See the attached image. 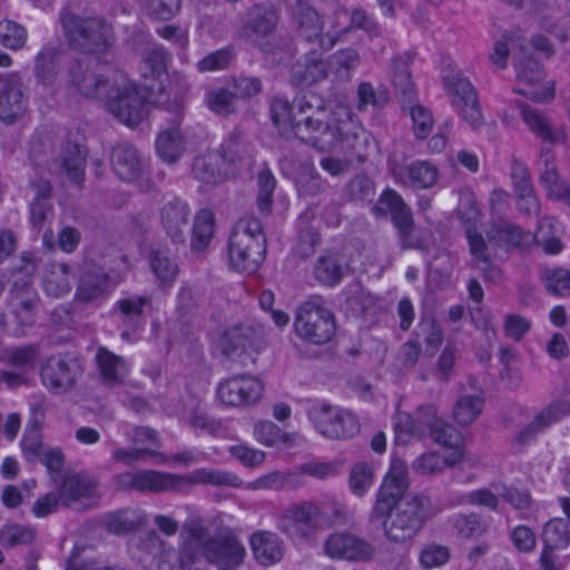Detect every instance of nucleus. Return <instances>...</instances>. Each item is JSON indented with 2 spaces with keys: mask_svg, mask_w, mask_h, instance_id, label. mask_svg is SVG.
Instances as JSON below:
<instances>
[{
  "mask_svg": "<svg viewBox=\"0 0 570 570\" xmlns=\"http://www.w3.org/2000/svg\"><path fill=\"white\" fill-rule=\"evenodd\" d=\"M372 212L376 217L391 215L402 249L424 248V242L417 234L411 209L395 190L385 189L379 197Z\"/></svg>",
  "mask_w": 570,
  "mask_h": 570,
  "instance_id": "nucleus-8",
  "label": "nucleus"
},
{
  "mask_svg": "<svg viewBox=\"0 0 570 570\" xmlns=\"http://www.w3.org/2000/svg\"><path fill=\"white\" fill-rule=\"evenodd\" d=\"M117 307L125 324L137 326L141 323L145 309L151 308V299L146 295H132L119 299Z\"/></svg>",
  "mask_w": 570,
  "mask_h": 570,
  "instance_id": "nucleus-50",
  "label": "nucleus"
},
{
  "mask_svg": "<svg viewBox=\"0 0 570 570\" xmlns=\"http://www.w3.org/2000/svg\"><path fill=\"white\" fill-rule=\"evenodd\" d=\"M336 146L345 154L348 161H364L367 158L370 135L351 119L341 120L334 131L333 148Z\"/></svg>",
  "mask_w": 570,
  "mask_h": 570,
  "instance_id": "nucleus-18",
  "label": "nucleus"
},
{
  "mask_svg": "<svg viewBox=\"0 0 570 570\" xmlns=\"http://www.w3.org/2000/svg\"><path fill=\"white\" fill-rule=\"evenodd\" d=\"M539 183L549 198L564 203L570 197V185L559 173L556 155L543 146L540 153Z\"/></svg>",
  "mask_w": 570,
  "mask_h": 570,
  "instance_id": "nucleus-23",
  "label": "nucleus"
},
{
  "mask_svg": "<svg viewBox=\"0 0 570 570\" xmlns=\"http://www.w3.org/2000/svg\"><path fill=\"white\" fill-rule=\"evenodd\" d=\"M235 95L225 88L213 89L207 92V107L217 115H229L235 112Z\"/></svg>",
  "mask_w": 570,
  "mask_h": 570,
  "instance_id": "nucleus-59",
  "label": "nucleus"
},
{
  "mask_svg": "<svg viewBox=\"0 0 570 570\" xmlns=\"http://www.w3.org/2000/svg\"><path fill=\"white\" fill-rule=\"evenodd\" d=\"M279 16L272 3H258L247 11L246 22L239 35L267 55H278L289 50L292 40L275 32Z\"/></svg>",
  "mask_w": 570,
  "mask_h": 570,
  "instance_id": "nucleus-4",
  "label": "nucleus"
},
{
  "mask_svg": "<svg viewBox=\"0 0 570 570\" xmlns=\"http://www.w3.org/2000/svg\"><path fill=\"white\" fill-rule=\"evenodd\" d=\"M332 524L330 515L312 501L295 502L277 518V529L288 538L314 544Z\"/></svg>",
  "mask_w": 570,
  "mask_h": 570,
  "instance_id": "nucleus-5",
  "label": "nucleus"
},
{
  "mask_svg": "<svg viewBox=\"0 0 570 570\" xmlns=\"http://www.w3.org/2000/svg\"><path fill=\"white\" fill-rule=\"evenodd\" d=\"M409 185L414 189L432 187L438 179V169L428 161H415L406 167Z\"/></svg>",
  "mask_w": 570,
  "mask_h": 570,
  "instance_id": "nucleus-56",
  "label": "nucleus"
},
{
  "mask_svg": "<svg viewBox=\"0 0 570 570\" xmlns=\"http://www.w3.org/2000/svg\"><path fill=\"white\" fill-rule=\"evenodd\" d=\"M520 42L524 43L527 40L508 33L502 35V38L495 41L493 46V52L490 55L491 62L499 68L504 69L507 67L509 50H518L519 52Z\"/></svg>",
  "mask_w": 570,
  "mask_h": 570,
  "instance_id": "nucleus-63",
  "label": "nucleus"
},
{
  "mask_svg": "<svg viewBox=\"0 0 570 570\" xmlns=\"http://www.w3.org/2000/svg\"><path fill=\"white\" fill-rule=\"evenodd\" d=\"M430 505L428 497L414 494L399 502V505L391 507L380 521L386 539L394 543H404L413 539L426 522Z\"/></svg>",
  "mask_w": 570,
  "mask_h": 570,
  "instance_id": "nucleus-6",
  "label": "nucleus"
},
{
  "mask_svg": "<svg viewBox=\"0 0 570 570\" xmlns=\"http://www.w3.org/2000/svg\"><path fill=\"white\" fill-rule=\"evenodd\" d=\"M262 341L261 328L253 324H237L229 327L220 340L223 353L233 358L244 356L249 358L247 351H257ZM250 361L253 358L250 357Z\"/></svg>",
  "mask_w": 570,
  "mask_h": 570,
  "instance_id": "nucleus-21",
  "label": "nucleus"
},
{
  "mask_svg": "<svg viewBox=\"0 0 570 570\" xmlns=\"http://www.w3.org/2000/svg\"><path fill=\"white\" fill-rule=\"evenodd\" d=\"M570 414V402L558 400L543 407L518 435V442L528 444L537 435Z\"/></svg>",
  "mask_w": 570,
  "mask_h": 570,
  "instance_id": "nucleus-31",
  "label": "nucleus"
},
{
  "mask_svg": "<svg viewBox=\"0 0 570 570\" xmlns=\"http://www.w3.org/2000/svg\"><path fill=\"white\" fill-rule=\"evenodd\" d=\"M195 178L205 184H217L225 180L229 174V166L224 165L219 151H210L198 156L193 163Z\"/></svg>",
  "mask_w": 570,
  "mask_h": 570,
  "instance_id": "nucleus-39",
  "label": "nucleus"
},
{
  "mask_svg": "<svg viewBox=\"0 0 570 570\" xmlns=\"http://www.w3.org/2000/svg\"><path fill=\"white\" fill-rule=\"evenodd\" d=\"M544 548L540 556V563L543 570H557L553 566L552 553L554 550L563 549L570 543V528L564 519H552L547 522L542 531Z\"/></svg>",
  "mask_w": 570,
  "mask_h": 570,
  "instance_id": "nucleus-30",
  "label": "nucleus"
},
{
  "mask_svg": "<svg viewBox=\"0 0 570 570\" xmlns=\"http://www.w3.org/2000/svg\"><path fill=\"white\" fill-rule=\"evenodd\" d=\"M407 106L415 137L421 140L426 139L434 126V119L431 111L420 104L413 102Z\"/></svg>",
  "mask_w": 570,
  "mask_h": 570,
  "instance_id": "nucleus-60",
  "label": "nucleus"
},
{
  "mask_svg": "<svg viewBox=\"0 0 570 570\" xmlns=\"http://www.w3.org/2000/svg\"><path fill=\"white\" fill-rule=\"evenodd\" d=\"M518 107L529 129L544 144L556 145L566 141L567 134L562 127H553L544 115L527 104L518 102Z\"/></svg>",
  "mask_w": 570,
  "mask_h": 570,
  "instance_id": "nucleus-34",
  "label": "nucleus"
},
{
  "mask_svg": "<svg viewBox=\"0 0 570 570\" xmlns=\"http://www.w3.org/2000/svg\"><path fill=\"white\" fill-rule=\"evenodd\" d=\"M43 288L48 295L60 297L71 289L69 267L67 264H55L43 275Z\"/></svg>",
  "mask_w": 570,
  "mask_h": 570,
  "instance_id": "nucleus-51",
  "label": "nucleus"
},
{
  "mask_svg": "<svg viewBox=\"0 0 570 570\" xmlns=\"http://www.w3.org/2000/svg\"><path fill=\"white\" fill-rule=\"evenodd\" d=\"M176 550L155 532L149 533L139 546L138 560L146 570H173Z\"/></svg>",
  "mask_w": 570,
  "mask_h": 570,
  "instance_id": "nucleus-24",
  "label": "nucleus"
},
{
  "mask_svg": "<svg viewBox=\"0 0 570 570\" xmlns=\"http://www.w3.org/2000/svg\"><path fill=\"white\" fill-rule=\"evenodd\" d=\"M191 483L210 484L216 487L239 488L243 484L242 479L232 472L217 469H198L189 475Z\"/></svg>",
  "mask_w": 570,
  "mask_h": 570,
  "instance_id": "nucleus-52",
  "label": "nucleus"
},
{
  "mask_svg": "<svg viewBox=\"0 0 570 570\" xmlns=\"http://www.w3.org/2000/svg\"><path fill=\"white\" fill-rule=\"evenodd\" d=\"M148 97L121 71L112 73V81L105 98L106 108L128 126H137L145 118Z\"/></svg>",
  "mask_w": 570,
  "mask_h": 570,
  "instance_id": "nucleus-7",
  "label": "nucleus"
},
{
  "mask_svg": "<svg viewBox=\"0 0 570 570\" xmlns=\"http://www.w3.org/2000/svg\"><path fill=\"white\" fill-rule=\"evenodd\" d=\"M409 56L393 59V85L403 108L416 100V90L409 69Z\"/></svg>",
  "mask_w": 570,
  "mask_h": 570,
  "instance_id": "nucleus-43",
  "label": "nucleus"
},
{
  "mask_svg": "<svg viewBox=\"0 0 570 570\" xmlns=\"http://www.w3.org/2000/svg\"><path fill=\"white\" fill-rule=\"evenodd\" d=\"M59 21L69 47L76 51L105 53L112 46V27L100 16H83L66 8Z\"/></svg>",
  "mask_w": 570,
  "mask_h": 570,
  "instance_id": "nucleus-2",
  "label": "nucleus"
},
{
  "mask_svg": "<svg viewBox=\"0 0 570 570\" xmlns=\"http://www.w3.org/2000/svg\"><path fill=\"white\" fill-rule=\"evenodd\" d=\"M444 85L452 96L453 107L462 118L473 128L480 127L483 115L476 91L469 79L461 71H451L444 76Z\"/></svg>",
  "mask_w": 570,
  "mask_h": 570,
  "instance_id": "nucleus-12",
  "label": "nucleus"
},
{
  "mask_svg": "<svg viewBox=\"0 0 570 570\" xmlns=\"http://www.w3.org/2000/svg\"><path fill=\"white\" fill-rule=\"evenodd\" d=\"M254 435L265 446H275L288 442V435L272 421H261L255 424Z\"/></svg>",
  "mask_w": 570,
  "mask_h": 570,
  "instance_id": "nucleus-62",
  "label": "nucleus"
},
{
  "mask_svg": "<svg viewBox=\"0 0 570 570\" xmlns=\"http://www.w3.org/2000/svg\"><path fill=\"white\" fill-rule=\"evenodd\" d=\"M315 277L327 286H335L344 275L342 258L333 252L321 255L314 267Z\"/></svg>",
  "mask_w": 570,
  "mask_h": 570,
  "instance_id": "nucleus-46",
  "label": "nucleus"
},
{
  "mask_svg": "<svg viewBox=\"0 0 570 570\" xmlns=\"http://www.w3.org/2000/svg\"><path fill=\"white\" fill-rule=\"evenodd\" d=\"M219 155L224 159V165L229 166V174H234V169L242 165H249L252 154L247 144L242 142L238 137L232 136L222 145Z\"/></svg>",
  "mask_w": 570,
  "mask_h": 570,
  "instance_id": "nucleus-53",
  "label": "nucleus"
},
{
  "mask_svg": "<svg viewBox=\"0 0 570 570\" xmlns=\"http://www.w3.org/2000/svg\"><path fill=\"white\" fill-rule=\"evenodd\" d=\"M466 239L469 243L470 253L473 256L470 263L472 268L480 271L484 279L497 283L501 279V269L493 264L489 253L490 242L487 243L481 233L475 228H466Z\"/></svg>",
  "mask_w": 570,
  "mask_h": 570,
  "instance_id": "nucleus-29",
  "label": "nucleus"
},
{
  "mask_svg": "<svg viewBox=\"0 0 570 570\" xmlns=\"http://www.w3.org/2000/svg\"><path fill=\"white\" fill-rule=\"evenodd\" d=\"M32 419L30 424L24 431L23 438L21 440V449L24 454V458L32 462L36 459L40 458L41 452L43 450L41 442V431L40 424L43 420L45 412L39 403H35L31 405Z\"/></svg>",
  "mask_w": 570,
  "mask_h": 570,
  "instance_id": "nucleus-41",
  "label": "nucleus"
},
{
  "mask_svg": "<svg viewBox=\"0 0 570 570\" xmlns=\"http://www.w3.org/2000/svg\"><path fill=\"white\" fill-rule=\"evenodd\" d=\"M215 219L208 209L200 210L194 220L190 247L194 252H203L212 240Z\"/></svg>",
  "mask_w": 570,
  "mask_h": 570,
  "instance_id": "nucleus-49",
  "label": "nucleus"
},
{
  "mask_svg": "<svg viewBox=\"0 0 570 570\" xmlns=\"http://www.w3.org/2000/svg\"><path fill=\"white\" fill-rule=\"evenodd\" d=\"M267 245L262 223L255 217L240 219L230 233L228 256L230 266L244 273H255L265 259Z\"/></svg>",
  "mask_w": 570,
  "mask_h": 570,
  "instance_id": "nucleus-3",
  "label": "nucleus"
},
{
  "mask_svg": "<svg viewBox=\"0 0 570 570\" xmlns=\"http://www.w3.org/2000/svg\"><path fill=\"white\" fill-rule=\"evenodd\" d=\"M35 531L21 524H7L0 531V543L4 548L29 544L35 540Z\"/></svg>",
  "mask_w": 570,
  "mask_h": 570,
  "instance_id": "nucleus-61",
  "label": "nucleus"
},
{
  "mask_svg": "<svg viewBox=\"0 0 570 570\" xmlns=\"http://www.w3.org/2000/svg\"><path fill=\"white\" fill-rule=\"evenodd\" d=\"M262 383L249 375H236L222 382L217 395L223 403L239 406L254 403L262 396Z\"/></svg>",
  "mask_w": 570,
  "mask_h": 570,
  "instance_id": "nucleus-19",
  "label": "nucleus"
},
{
  "mask_svg": "<svg viewBox=\"0 0 570 570\" xmlns=\"http://www.w3.org/2000/svg\"><path fill=\"white\" fill-rule=\"evenodd\" d=\"M324 552L332 559L367 562L373 559L375 548L366 539L352 532L342 531L328 535L324 544Z\"/></svg>",
  "mask_w": 570,
  "mask_h": 570,
  "instance_id": "nucleus-14",
  "label": "nucleus"
},
{
  "mask_svg": "<svg viewBox=\"0 0 570 570\" xmlns=\"http://www.w3.org/2000/svg\"><path fill=\"white\" fill-rule=\"evenodd\" d=\"M308 419L321 434L333 440L352 438L360 430L358 421L351 412H334L330 404L313 405Z\"/></svg>",
  "mask_w": 570,
  "mask_h": 570,
  "instance_id": "nucleus-11",
  "label": "nucleus"
},
{
  "mask_svg": "<svg viewBox=\"0 0 570 570\" xmlns=\"http://www.w3.org/2000/svg\"><path fill=\"white\" fill-rule=\"evenodd\" d=\"M156 149L159 157L169 164H174L185 151V142L178 128L161 131L156 140Z\"/></svg>",
  "mask_w": 570,
  "mask_h": 570,
  "instance_id": "nucleus-47",
  "label": "nucleus"
},
{
  "mask_svg": "<svg viewBox=\"0 0 570 570\" xmlns=\"http://www.w3.org/2000/svg\"><path fill=\"white\" fill-rule=\"evenodd\" d=\"M188 216V205L178 198L169 200L161 208V224L174 243H185Z\"/></svg>",
  "mask_w": 570,
  "mask_h": 570,
  "instance_id": "nucleus-35",
  "label": "nucleus"
},
{
  "mask_svg": "<svg viewBox=\"0 0 570 570\" xmlns=\"http://www.w3.org/2000/svg\"><path fill=\"white\" fill-rule=\"evenodd\" d=\"M327 75L328 68L323 52L312 49L292 66L289 80L295 87H307L325 79Z\"/></svg>",
  "mask_w": 570,
  "mask_h": 570,
  "instance_id": "nucleus-27",
  "label": "nucleus"
},
{
  "mask_svg": "<svg viewBox=\"0 0 570 570\" xmlns=\"http://www.w3.org/2000/svg\"><path fill=\"white\" fill-rule=\"evenodd\" d=\"M185 478L155 470L138 471L137 492H167L179 491Z\"/></svg>",
  "mask_w": 570,
  "mask_h": 570,
  "instance_id": "nucleus-40",
  "label": "nucleus"
},
{
  "mask_svg": "<svg viewBox=\"0 0 570 570\" xmlns=\"http://www.w3.org/2000/svg\"><path fill=\"white\" fill-rule=\"evenodd\" d=\"M518 80L534 85L542 80L543 69L540 63L528 55L527 42H520V51L514 55Z\"/></svg>",
  "mask_w": 570,
  "mask_h": 570,
  "instance_id": "nucleus-48",
  "label": "nucleus"
},
{
  "mask_svg": "<svg viewBox=\"0 0 570 570\" xmlns=\"http://www.w3.org/2000/svg\"><path fill=\"white\" fill-rule=\"evenodd\" d=\"M68 75L77 91L87 98L105 99L107 89L112 81V75L106 78L94 71L88 63L80 59H75L69 63Z\"/></svg>",
  "mask_w": 570,
  "mask_h": 570,
  "instance_id": "nucleus-20",
  "label": "nucleus"
},
{
  "mask_svg": "<svg viewBox=\"0 0 570 570\" xmlns=\"http://www.w3.org/2000/svg\"><path fill=\"white\" fill-rule=\"evenodd\" d=\"M97 483L90 476L85 474H73L66 476L60 487V498L66 507H71L72 503L82 498H90L94 495Z\"/></svg>",
  "mask_w": 570,
  "mask_h": 570,
  "instance_id": "nucleus-42",
  "label": "nucleus"
},
{
  "mask_svg": "<svg viewBox=\"0 0 570 570\" xmlns=\"http://www.w3.org/2000/svg\"><path fill=\"white\" fill-rule=\"evenodd\" d=\"M28 88L19 72L8 73L7 85L0 91V120L17 122L28 109Z\"/></svg>",
  "mask_w": 570,
  "mask_h": 570,
  "instance_id": "nucleus-17",
  "label": "nucleus"
},
{
  "mask_svg": "<svg viewBox=\"0 0 570 570\" xmlns=\"http://www.w3.org/2000/svg\"><path fill=\"white\" fill-rule=\"evenodd\" d=\"M297 35L307 43L318 42L322 50H331L336 43V37L328 31L323 33V20L320 13L308 3L297 1L294 9Z\"/></svg>",
  "mask_w": 570,
  "mask_h": 570,
  "instance_id": "nucleus-16",
  "label": "nucleus"
},
{
  "mask_svg": "<svg viewBox=\"0 0 570 570\" xmlns=\"http://www.w3.org/2000/svg\"><path fill=\"white\" fill-rule=\"evenodd\" d=\"M80 374V366L76 360L67 361L52 356L41 368L43 383L53 392L60 393L71 389Z\"/></svg>",
  "mask_w": 570,
  "mask_h": 570,
  "instance_id": "nucleus-26",
  "label": "nucleus"
},
{
  "mask_svg": "<svg viewBox=\"0 0 570 570\" xmlns=\"http://www.w3.org/2000/svg\"><path fill=\"white\" fill-rule=\"evenodd\" d=\"M294 328L303 341L322 345L334 337L336 323L332 311L314 301H307L296 311Z\"/></svg>",
  "mask_w": 570,
  "mask_h": 570,
  "instance_id": "nucleus-9",
  "label": "nucleus"
},
{
  "mask_svg": "<svg viewBox=\"0 0 570 570\" xmlns=\"http://www.w3.org/2000/svg\"><path fill=\"white\" fill-rule=\"evenodd\" d=\"M483 399L476 395H461L453 405V419L460 425L473 423L482 412Z\"/></svg>",
  "mask_w": 570,
  "mask_h": 570,
  "instance_id": "nucleus-54",
  "label": "nucleus"
},
{
  "mask_svg": "<svg viewBox=\"0 0 570 570\" xmlns=\"http://www.w3.org/2000/svg\"><path fill=\"white\" fill-rule=\"evenodd\" d=\"M112 287L111 279L102 267L86 264L79 276L76 296L83 303H97L106 299Z\"/></svg>",
  "mask_w": 570,
  "mask_h": 570,
  "instance_id": "nucleus-22",
  "label": "nucleus"
},
{
  "mask_svg": "<svg viewBox=\"0 0 570 570\" xmlns=\"http://www.w3.org/2000/svg\"><path fill=\"white\" fill-rule=\"evenodd\" d=\"M170 55L163 47L155 46L147 50L139 65L141 77L150 83H146V89L150 92L163 94V78L167 76V67Z\"/></svg>",
  "mask_w": 570,
  "mask_h": 570,
  "instance_id": "nucleus-28",
  "label": "nucleus"
},
{
  "mask_svg": "<svg viewBox=\"0 0 570 570\" xmlns=\"http://www.w3.org/2000/svg\"><path fill=\"white\" fill-rule=\"evenodd\" d=\"M27 41V30L12 20L0 21V43L11 50H20Z\"/></svg>",
  "mask_w": 570,
  "mask_h": 570,
  "instance_id": "nucleus-58",
  "label": "nucleus"
},
{
  "mask_svg": "<svg viewBox=\"0 0 570 570\" xmlns=\"http://www.w3.org/2000/svg\"><path fill=\"white\" fill-rule=\"evenodd\" d=\"M249 543L255 559L262 566L275 564L284 556V542L275 532L256 531L250 535Z\"/></svg>",
  "mask_w": 570,
  "mask_h": 570,
  "instance_id": "nucleus-36",
  "label": "nucleus"
},
{
  "mask_svg": "<svg viewBox=\"0 0 570 570\" xmlns=\"http://www.w3.org/2000/svg\"><path fill=\"white\" fill-rule=\"evenodd\" d=\"M99 375L104 385L115 387L124 384L128 374L125 360L106 347H99L96 354Z\"/></svg>",
  "mask_w": 570,
  "mask_h": 570,
  "instance_id": "nucleus-38",
  "label": "nucleus"
},
{
  "mask_svg": "<svg viewBox=\"0 0 570 570\" xmlns=\"http://www.w3.org/2000/svg\"><path fill=\"white\" fill-rule=\"evenodd\" d=\"M38 304L39 296L29 283H13L9 307L17 322V328L13 331L16 336L23 335L26 330L35 324Z\"/></svg>",
  "mask_w": 570,
  "mask_h": 570,
  "instance_id": "nucleus-15",
  "label": "nucleus"
},
{
  "mask_svg": "<svg viewBox=\"0 0 570 570\" xmlns=\"http://www.w3.org/2000/svg\"><path fill=\"white\" fill-rule=\"evenodd\" d=\"M389 101V92L384 88H374L371 82L363 81L357 87V110L365 111L368 107L379 110Z\"/></svg>",
  "mask_w": 570,
  "mask_h": 570,
  "instance_id": "nucleus-57",
  "label": "nucleus"
},
{
  "mask_svg": "<svg viewBox=\"0 0 570 570\" xmlns=\"http://www.w3.org/2000/svg\"><path fill=\"white\" fill-rule=\"evenodd\" d=\"M202 556L219 570H234L243 563L245 548L230 530H223L204 544Z\"/></svg>",
  "mask_w": 570,
  "mask_h": 570,
  "instance_id": "nucleus-13",
  "label": "nucleus"
},
{
  "mask_svg": "<svg viewBox=\"0 0 570 570\" xmlns=\"http://www.w3.org/2000/svg\"><path fill=\"white\" fill-rule=\"evenodd\" d=\"M441 421L435 405L425 404L416 410L415 416L406 415L404 421L401 420L395 429L397 433L404 432L417 439H424Z\"/></svg>",
  "mask_w": 570,
  "mask_h": 570,
  "instance_id": "nucleus-37",
  "label": "nucleus"
},
{
  "mask_svg": "<svg viewBox=\"0 0 570 570\" xmlns=\"http://www.w3.org/2000/svg\"><path fill=\"white\" fill-rule=\"evenodd\" d=\"M350 487L354 494L363 495L373 482V469L366 462L356 463L350 472Z\"/></svg>",
  "mask_w": 570,
  "mask_h": 570,
  "instance_id": "nucleus-64",
  "label": "nucleus"
},
{
  "mask_svg": "<svg viewBox=\"0 0 570 570\" xmlns=\"http://www.w3.org/2000/svg\"><path fill=\"white\" fill-rule=\"evenodd\" d=\"M273 124L279 136L297 138L320 151L333 149L337 119L330 106L317 95L295 98L275 97L269 105Z\"/></svg>",
  "mask_w": 570,
  "mask_h": 570,
  "instance_id": "nucleus-1",
  "label": "nucleus"
},
{
  "mask_svg": "<svg viewBox=\"0 0 570 570\" xmlns=\"http://www.w3.org/2000/svg\"><path fill=\"white\" fill-rule=\"evenodd\" d=\"M110 163L116 175L125 181L137 179L144 168L137 148L129 142H121L112 148Z\"/></svg>",
  "mask_w": 570,
  "mask_h": 570,
  "instance_id": "nucleus-33",
  "label": "nucleus"
},
{
  "mask_svg": "<svg viewBox=\"0 0 570 570\" xmlns=\"http://www.w3.org/2000/svg\"><path fill=\"white\" fill-rule=\"evenodd\" d=\"M62 50L56 45H45L35 56L32 75L38 87L51 90L57 87Z\"/></svg>",
  "mask_w": 570,
  "mask_h": 570,
  "instance_id": "nucleus-25",
  "label": "nucleus"
},
{
  "mask_svg": "<svg viewBox=\"0 0 570 570\" xmlns=\"http://www.w3.org/2000/svg\"><path fill=\"white\" fill-rule=\"evenodd\" d=\"M35 197L30 203V223L33 229L40 232L45 224L53 217V206L50 202L52 186L48 179L37 178L30 181Z\"/></svg>",
  "mask_w": 570,
  "mask_h": 570,
  "instance_id": "nucleus-32",
  "label": "nucleus"
},
{
  "mask_svg": "<svg viewBox=\"0 0 570 570\" xmlns=\"http://www.w3.org/2000/svg\"><path fill=\"white\" fill-rule=\"evenodd\" d=\"M61 166L71 181L81 184L86 167V151L82 146L68 141L61 154Z\"/></svg>",
  "mask_w": 570,
  "mask_h": 570,
  "instance_id": "nucleus-45",
  "label": "nucleus"
},
{
  "mask_svg": "<svg viewBox=\"0 0 570 570\" xmlns=\"http://www.w3.org/2000/svg\"><path fill=\"white\" fill-rule=\"evenodd\" d=\"M410 487L407 465L401 459H393L381 488L377 491L376 500L370 513L368 521L376 523L384 518L391 507L399 505L414 494H406Z\"/></svg>",
  "mask_w": 570,
  "mask_h": 570,
  "instance_id": "nucleus-10",
  "label": "nucleus"
},
{
  "mask_svg": "<svg viewBox=\"0 0 570 570\" xmlns=\"http://www.w3.org/2000/svg\"><path fill=\"white\" fill-rule=\"evenodd\" d=\"M546 291L554 296H566L570 293V269L548 267L540 274Z\"/></svg>",
  "mask_w": 570,
  "mask_h": 570,
  "instance_id": "nucleus-55",
  "label": "nucleus"
},
{
  "mask_svg": "<svg viewBox=\"0 0 570 570\" xmlns=\"http://www.w3.org/2000/svg\"><path fill=\"white\" fill-rule=\"evenodd\" d=\"M150 267L163 287H171L178 277L179 268L167 249L154 248L149 254Z\"/></svg>",
  "mask_w": 570,
  "mask_h": 570,
  "instance_id": "nucleus-44",
  "label": "nucleus"
}]
</instances>
